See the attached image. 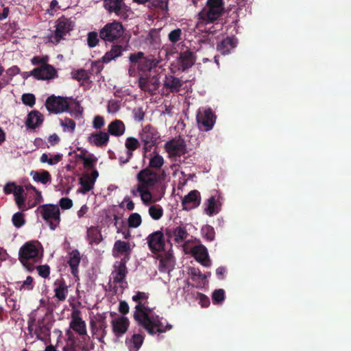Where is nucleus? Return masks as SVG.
<instances>
[{
	"instance_id": "23",
	"label": "nucleus",
	"mask_w": 351,
	"mask_h": 351,
	"mask_svg": "<svg viewBox=\"0 0 351 351\" xmlns=\"http://www.w3.org/2000/svg\"><path fill=\"white\" fill-rule=\"evenodd\" d=\"M112 330L117 338L122 337L128 330L130 321L128 317L121 316L113 319L111 322Z\"/></svg>"
},
{
	"instance_id": "42",
	"label": "nucleus",
	"mask_w": 351,
	"mask_h": 351,
	"mask_svg": "<svg viewBox=\"0 0 351 351\" xmlns=\"http://www.w3.org/2000/svg\"><path fill=\"white\" fill-rule=\"evenodd\" d=\"M203 237L208 241H213L215 238V231L213 226L205 225L201 229Z\"/></svg>"
},
{
	"instance_id": "60",
	"label": "nucleus",
	"mask_w": 351,
	"mask_h": 351,
	"mask_svg": "<svg viewBox=\"0 0 351 351\" xmlns=\"http://www.w3.org/2000/svg\"><path fill=\"white\" fill-rule=\"evenodd\" d=\"M15 202L19 207V208L23 211L27 210L30 207H29V204L27 206L25 204V199L23 195L14 197Z\"/></svg>"
},
{
	"instance_id": "50",
	"label": "nucleus",
	"mask_w": 351,
	"mask_h": 351,
	"mask_svg": "<svg viewBox=\"0 0 351 351\" xmlns=\"http://www.w3.org/2000/svg\"><path fill=\"white\" fill-rule=\"evenodd\" d=\"M99 36L97 32H90L87 35V44L89 47L93 48L98 45Z\"/></svg>"
},
{
	"instance_id": "20",
	"label": "nucleus",
	"mask_w": 351,
	"mask_h": 351,
	"mask_svg": "<svg viewBox=\"0 0 351 351\" xmlns=\"http://www.w3.org/2000/svg\"><path fill=\"white\" fill-rule=\"evenodd\" d=\"M165 234L168 239L173 237L176 243L180 244L188 237L189 233L183 225L165 229Z\"/></svg>"
},
{
	"instance_id": "43",
	"label": "nucleus",
	"mask_w": 351,
	"mask_h": 351,
	"mask_svg": "<svg viewBox=\"0 0 351 351\" xmlns=\"http://www.w3.org/2000/svg\"><path fill=\"white\" fill-rule=\"evenodd\" d=\"M149 189L136 186L137 191L140 193L141 200L145 204H150L152 202V194L149 191Z\"/></svg>"
},
{
	"instance_id": "37",
	"label": "nucleus",
	"mask_w": 351,
	"mask_h": 351,
	"mask_svg": "<svg viewBox=\"0 0 351 351\" xmlns=\"http://www.w3.org/2000/svg\"><path fill=\"white\" fill-rule=\"evenodd\" d=\"M99 323V326H97L96 324L94 321H90V328L93 334H96V332L100 331L101 335H102L103 337H106L107 335V328L108 325L106 322V317H101L97 320Z\"/></svg>"
},
{
	"instance_id": "5",
	"label": "nucleus",
	"mask_w": 351,
	"mask_h": 351,
	"mask_svg": "<svg viewBox=\"0 0 351 351\" xmlns=\"http://www.w3.org/2000/svg\"><path fill=\"white\" fill-rule=\"evenodd\" d=\"M36 212L45 222L49 226L50 230H55L60 223V210L58 205L47 204L39 206Z\"/></svg>"
},
{
	"instance_id": "34",
	"label": "nucleus",
	"mask_w": 351,
	"mask_h": 351,
	"mask_svg": "<svg viewBox=\"0 0 351 351\" xmlns=\"http://www.w3.org/2000/svg\"><path fill=\"white\" fill-rule=\"evenodd\" d=\"M86 239L90 245H98L103 240L101 230L98 226H90L86 231Z\"/></svg>"
},
{
	"instance_id": "1",
	"label": "nucleus",
	"mask_w": 351,
	"mask_h": 351,
	"mask_svg": "<svg viewBox=\"0 0 351 351\" xmlns=\"http://www.w3.org/2000/svg\"><path fill=\"white\" fill-rule=\"evenodd\" d=\"M133 314L134 319L138 326L143 327L149 335H154L156 333H163L172 328V325L162 322V317L153 313V308L148 306V304L136 305Z\"/></svg>"
},
{
	"instance_id": "59",
	"label": "nucleus",
	"mask_w": 351,
	"mask_h": 351,
	"mask_svg": "<svg viewBox=\"0 0 351 351\" xmlns=\"http://www.w3.org/2000/svg\"><path fill=\"white\" fill-rule=\"evenodd\" d=\"M151 4L153 7L160 8L162 11L168 10L167 0H152Z\"/></svg>"
},
{
	"instance_id": "39",
	"label": "nucleus",
	"mask_w": 351,
	"mask_h": 351,
	"mask_svg": "<svg viewBox=\"0 0 351 351\" xmlns=\"http://www.w3.org/2000/svg\"><path fill=\"white\" fill-rule=\"evenodd\" d=\"M125 147L126 148V155L133 156V152L140 147V142L134 137H128L125 139Z\"/></svg>"
},
{
	"instance_id": "33",
	"label": "nucleus",
	"mask_w": 351,
	"mask_h": 351,
	"mask_svg": "<svg viewBox=\"0 0 351 351\" xmlns=\"http://www.w3.org/2000/svg\"><path fill=\"white\" fill-rule=\"evenodd\" d=\"M124 123L119 119H115L108 125V133L114 136L119 137L123 135L125 132Z\"/></svg>"
},
{
	"instance_id": "36",
	"label": "nucleus",
	"mask_w": 351,
	"mask_h": 351,
	"mask_svg": "<svg viewBox=\"0 0 351 351\" xmlns=\"http://www.w3.org/2000/svg\"><path fill=\"white\" fill-rule=\"evenodd\" d=\"M125 51L124 47L121 45H113L110 50L106 52L101 58L102 62L108 63L111 60L120 57Z\"/></svg>"
},
{
	"instance_id": "8",
	"label": "nucleus",
	"mask_w": 351,
	"mask_h": 351,
	"mask_svg": "<svg viewBox=\"0 0 351 351\" xmlns=\"http://www.w3.org/2000/svg\"><path fill=\"white\" fill-rule=\"evenodd\" d=\"M160 135L156 129L151 125H145L139 132V138L143 143V152H150L157 144Z\"/></svg>"
},
{
	"instance_id": "49",
	"label": "nucleus",
	"mask_w": 351,
	"mask_h": 351,
	"mask_svg": "<svg viewBox=\"0 0 351 351\" xmlns=\"http://www.w3.org/2000/svg\"><path fill=\"white\" fill-rule=\"evenodd\" d=\"M213 302L215 304L221 303L225 300V291L222 289H216L212 294Z\"/></svg>"
},
{
	"instance_id": "64",
	"label": "nucleus",
	"mask_w": 351,
	"mask_h": 351,
	"mask_svg": "<svg viewBox=\"0 0 351 351\" xmlns=\"http://www.w3.org/2000/svg\"><path fill=\"white\" fill-rule=\"evenodd\" d=\"M104 124L105 121L103 117L99 115L95 117L93 122V126L95 129H101Z\"/></svg>"
},
{
	"instance_id": "11",
	"label": "nucleus",
	"mask_w": 351,
	"mask_h": 351,
	"mask_svg": "<svg viewBox=\"0 0 351 351\" xmlns=\"http://www.w3.org/2000/svg\"><path fill=\"white\" fill-rule=\"evenodd\" d=\"M69 98L64 97L49 96L45 102V106L49 112L60 114L69 109Z\"/></svg>"
},
{
	"instance_id": "41",
	"label": "nucleus",
	"mask_w": 351,
	"mask_h": 351,
	"mask_svg": "<svg viewBox=\"0 0 351 351\" xmlns=\"http://www.w3.org/2000/svg\"><path fill=\"white\" fill-rule=\"evenodd\" d=\"M149 293L138 291L132 297V300L136 303V305H143L149 303Z\"/></svg>"
},
{
	"instance_id": "54",
	"label": "nucleus",
	"mask_w": 351,
	"mask_h": 351,
	"mask_svg": "<svg viewBox=\"0 0 351 351\" xmlns=\"http://www.w3.org/2000/svg\"><path fill=\"white\" fill-rule=\"evenodd\" d=\"M102 60L93 62L89 69L91 75H98L104 69Z\"/></svg>"
},
{
	"instance_id": "45",
	"label": "nucleus",
	"mask_w": 351,
	"mask_h": 351,
	"mask_svg": "<svg viewBox=\"0 0 351 351\" xmlns=\"http://www.w3.org/2000/svg\"><path fill=\"white\" fill-rule=\"evenodd\" d=\"M149 214L153 219L158 220L163 215V209L160 205H153L149 208Z\"/></svg>"
},
{
	"instance_id": "30",
	"label": "nucleus",
	"mask_w": 351,
	"mask_h": 351,
	"mask_svg": "<svg viewBox=\"0 0 351 351\" xmlns=\"http://www.w3.org/2000/svg\"><path fill=\"white\" fill-rule=\"evenodd\" d=\"M43 122V114L38 110H32L28 114L25 121L27 128L35 129Z\"/></svg>"
},
{
	"instance_id": "13",
	"label": "nucleus",
	"mask_w": 351,
	"mask_h": 351,
	"mask_svg": "<svg viewBox=\"0 0 351 351\" xmlns=\"http://www.w3.org/2000/svg\"><path fill=\"white\" fill-rule=\"evenodd\" d=\"M72 21L64 16L59 18L56 21L54 34L50 38L51 42L58 44L67 33L73 29Z\"/></svg>"
},
{
	"instance_id": "62",
	"label": "nucleus",
	"mask_w": 351,
	"mask_h": 351,
	"mask_svg": "<svg viewBox=\"0 0 351 351\" xmlns=\"http://www.w3.org/2000/svg\"><path fill=\"white\" fill-rule=\"evenodd\" d=\"M59 205L62 209L68 210L73 206V201L69 197H62L59 201Z\"/></svg>"
},
{
	"instance_id": "14",
	"label": "nucleus",
	"mask_w": 351,
	"mask_h": 351,
	"mask_svg": "<svg viewBox=\"0 0 351 351\" xmlns=\"http://www.w3.org/2000/svg\"><path fill=\"white\" fill-rule=\"evenodd\" d=\"M123 1V0H104V7L108 12H114L121 19H125L128 16L127 12L130 8Z\"/></svg>"
},
{
	"instance_id": "46",
	"label": "nucleus",
	"mask_w": 351,
	"mask_h": 351,
	"mask_svg": "<svg viewBox=\"0 0 351 351\" xmlns=\"http://www.w3.org/2000/svg\"><path fill=\"white\" fill-rule=\"evenodd\" d=\"M164 165V159L162 156L156 154L149 159V169H160Z\"/></svg>"
},
{
	"instance_id": "4",
	"label": "nucleus",
	"mask_w": 351,
	"mask_h": 351,
	"mask_svg": "<svg viewBox=\"0 0 351 351\" xmlns=\"http://www.w3.org/2000/svg\"><path fill=\"white\" fill-rule=\"evenodd\" d=\"M224 12V0H207L206 5L198 13V16L206 23H211L219 20Z\"/></svg>"
},
{
	"instance_id": "51",
	"label": "nucleus",
	"mask_w": 351,
	"mask_h": 351,
	"mask_svg": "<svg viewBox=\"0 0 351 351\" xmlns=\"http://www.w3.org/2000/svg\"><path fill=\"white\" fill-rule=\"evenodd\" d=\"M12 221L13 225L17 228H19L21 226H23L25 223V220L24 219V215L22 213L18 212L13 215L12 217Z\"/></svg>"
},
{
	"instance_id": "31",
	"label": "nucleus",
	"mask_w": 351,
	"mask_h": 351,
	"mask_svg": "<svg viewBox=\"0 0 351 351\" xmlns=\"http://www.w3.org/2000/svg\"><path fill=\"white\" fill-rule=\"evenodd\" d=\"M81 261L80 252L77 250H72L69 254V260L67 261L71 272L74 277L78 278V266Z\"/></svg>"
},
{
	"instance_id": "38",
	"label": "nucleus",
	"mask_w": 351,
	"mask_h": 351,
	"mask_svg": "<svg viewBox=\"0 0 351 351\" xmlns=\"http://www.w3.org/2000/svg\"><path fill=\"white\" fill-rule=\"evenodd\" d=\"M130 251V245L129 243L122 241L121 240L117 241L114 245L113 248V256L117 257V252L121 254H126L125 257L129 256V252Z\"/></svg>"
},
{
	"instance_id": "19",
	"label": "nucleus",
	"mask_w": 351,
	"mask_h": 351,
	"mask_svg": "<svg viewBox=\"0 0 351 351\" xmlns=\"http://www.w3.org/2000/svg\"><path fill=\"white\" fill-rule=\"evenodd\" d=\"M128 261V256L124 257L119 262H116L114 266V271L112 272L113 283L122 284L128 274L126 263Z\"/></svg>"
},
{
	"instance_id": "63",
	"label": "nucleus",
	"mask_w": 351,
	"mask_h": 351,
	"mask_svg": "<svg viewBox=\"0 0 351 351\" xmlns=\"http://www.w3.org/2000/svg\"><path fill=\"white\" fill-rule=\"evenodd\" d=\"M61 125L64 128H67L73 132L75 128V122L69 118H65L64 120H61Z\"/></svg>"
},
{
	"instance_id": "57",
	"label": "nucleus",
	"mask_w": 351,
	"mask_h": 351,
	"mask_svg": "<svg viewBox=\"0 0 351 351\" xmlns=\"http://www.w3.org/2000/svg\"><path fill=\"white\" fill-rule=\"evenodd\" d=\"M73 79L80 81L86 80L89 79L90 76L88 72L84 69H78L73 75Z\"/></svg>"
},
{
	"instance_id": "6",
	"label": "nucleus",
	"mask_w": 351,
	"mask_h": 351,
	"mask_svg": "<svg viewBox=\"0 0 351 351\" xmlns=\"http://www.w3.org/2000/svg\"><path fill=\"white\" fill-rule=\"evenodd\" d=\"M124 29L122 23L118 21L106 23L99 31V38L105 43H114L122 37Z\"/></svg>"
},
{
	"instance_id": "2",
	"label": "nucleus",
	"mask_w": 351,
	"mask_h": 351,
	"mask_svg": "<svg viewBox=\"0 0 351 351\" xmlns=\"http://www.w3.org/2000/svg\"><path fill=\"white\" fill-rule=\"evenodd\" d=\"M53 310V305L49 304L47 312L38 308L32 312L29 315L27 322L28 329L31 332H34L40 340L49 339L51 329L53 324L51 315Z\"/></svg>"
},
{
	"instance_id": "28",
	"label": "nucleus",
	"mask_w": 351,
	"mask_h": 351,
	"mask_svg": "<svg viewBox=\"0 0 351 351\" xmlns=\"http://www.w3.org/2000/svg\"><path fill=\"white\" fill-rule=\"evenodd\" d=\"M110 136L108 133L100 131L92 133L88 138V142L99 147H103L108 143Z\"/></svg>"
},
{
	"instance_id": "40",
	"label": "nucleus",
	"mask_w": 351,
	"mask_h": 351,
	"mask_svg": "<svg viewBox=\"0 0 351 351\" xmlns=\"http://www.w3.org/2000/svg\"><path fill=\"white\" fill-rule=\"evenodd\" d=\"M31 176H32L34 180L41 182L44 184L51 182V180L50 173L49 171L45 170H43L41 172L32 171L31 172Z\"/></svg>"
},
{
	"instance_id": "22",
	"label": "nucleus",
	"mask_w": 351,
	"mask_h": 351,
	"mask_svg": "<svg viewBox=\"0 0 351 351\" xmlns=\"http://www.w3.org/2000/svg\"><path fill=\"white\" fill-rule=\"evenodd\" d=\"M201 203L200 193L197 190L191 191L182 200L183 210H190L199 206Z\"/></svg>"
},
{
	"instance_id": "52",
	"label": "nucleus",
	"mask_w": 351,
	"mask_h": 351,
	"mask_svg": "<svg viewBox=\"0 0 351 351\" xmlns=\"http://www.w3.org/2000/svg\"><path fill=\"white\" fill-rule=\"evenodd\" d=\"M69 99L73 101L74 107H71L69 112L71 114H74L75 117H80L82 115L83 108L80 106V104L76 99L70 97Z\"/></svg>"
},
{
	"instance_id": "61",
	"label": "nucleus",
	"mask_w": 351,
	"mask_h": 351,
	"mask_svg": "<svg viewBox=\"0 0 351 351\" xmlns=\"http://www.w3.org/2000/svg\"><path fill=\"white\" fill-rule=\"evenodd\" d=\"M145 58V53L142 51H138L137 53H131L129 56V60L132 63H137L138 64V62Z\"/></svg>"
},
{
	"instance_id": "21",
	"label": "nucleus",
	"mask_w": 351,
	"mask_h": 351,
	"mask_svg": "<svg viewBox=\"0 0 351 351\" xmlns=\"http://www.w3.org/2000/svg\"><path fill=\"white\" fill-rule=\"evenodd\" d=\"M195 60V55L194 52L190 49L180 52L177 58L178 69L185 71L194 65Z\"/></svg>"
},
{
	"instance_id": "3",
	"label": "nucleus",
	"mask_w": 351,
	"mask_h": 351,
	"mask_svg": "<svg viewBox=\"0 0 351 351\" xmlns=\"http://www.w3.org/2000/svg\"><path fill=\"white\" fill-rule=\"evenodd\" d=\"M43 257V248L38 241H31L23 245L19 252V258L21 263L29 270L34 269L33 264L29 263H37Z\"/></svg>"
},
{
	"instance_id": "7",
	"label": "nucleus",
	"mask_w": 351,
	"mask_h": 351,
	"mask_svg": "<svg viewBox=\"0 0 351 351\" xmlns=\"http://www.w3.org/2000/svg\"><path fill=\"white\" fill-rule=\"evenodd\" d=\"M160 76L158 71H154L152 73L141 74L138 77V86L140 89L147 92L151 95L156 93L160 87Z\"/></svg>"
},
{
	"instance_id": "26",
	"label": "nucleus",
	"mask_w": 351,
	"mask_h": 351,
	"mask_svg": "<svg viewBox=\"0 0 351 351\" xmlns=\"http://www.w3.org/2000/svg\"><path fill=\"white\" fill-rule=\"evenodd\" d=\"M159 271L162 273L169 272L174 267L175 260L170 251L160 255Z\"/></svg>"
},
{
	"instance_id": "25",
	"label": "nucleus",
	"mask_w": 351,
	"mask_h": 351,
	"mask_svg": "<svg viewBox=\"0 0 351 351\" xmlns=\"http://www.w3.org/2000/svg\"><path fill=\"white\" fill-rule=\"evenodd\" d=\"M183 83L182 80L171 73L165 75L163 80V87L171 93H178L180 90Z\"/></svg>"
},
{
	"instance_id": "17",
	"label": "nucleus",
	"mask_w": 351,
	"mask_h": 351,
	"mask_svg": "<svg viewBox=\"0 0 351 351\" xmlns=\"http://www.w3.org/2000/svg\"><path fill=\"white\" fill-rule=\"evenodd\" d=\"M158 63L159 61L154 56H146L137 64L138 75L153 73L154 71H156V69L158 67Z\"/></svg>"
},
{
	"instance_id": "44",
	"label": "nucleus",
	"mask_w": 351,
	"mask_h": 351,
	"mask_svg": "<svg viewBox=\"0 0 351 351\" xmlns=\"http://www.w3.org/2000/svg\"><path fill=\"white\" fill-rule=\"evenodd\" d=\"M80 184L82 188L81 192L86 193L93 188L95 183L94 180H91L90 177L87 176L85 178H80Z\"/></svg>"
},
{
	"instance_id": "12",
	"label": "nucleus",
	"mask_w": 351,
	"mask_h": 351,
	"mask_svg": "<svg viewBox=\"0 0 351 351\" xmlns=\"http://www.w3.org/2000/svg\"><path fill=\"white\" fill-rule=\"evenodd\" d=\"M138 182L136 186L152 188L160 180V176L149 168L141 170L136 175Z\"/></svg>"
},
{
	"instance_id": "56",
	"label": "nucleus",
	"mask_w": 351,
	"mask_h": 351,
	"mask_svg": "<svg viewBox=\"0 0 351 351\" xmlns=\"http://www.w3.org/2000/svg\"><path fill=\"white\" fill-rule=\"evenodd\" d=\"M49 57L47 56H36L31 59V62L33 65H46L48 64Z\"/></svg>"
},
{
	"instance_id": "55",
	"label": "nucleus",
	"mask_w": 351,
	"mask_h": 351,
	"mask_svg": "<svg viewBox=\"0 0 351 351\" xmlns=\"http://www.w3.org/2000/svg\"><path fill=\"white\" fill-rule=\"evenodd\" d=\"M21 100L23 103L29 107H32L36 103V97L34 94L25 93L22 95Z\"/></svg>"
},
{
	"instance_id": "35",
	"label": "nucleus",
	"mask_w": 351,
	"mask_h": 351,
	"mask_svg": "<svg viewBox=\"0 0 351 351\" xmlns=\"http://www.w3.org/2000/svg\"><path fill=\"white\" fill-rule=\"evenodd\" d=\"M55 297L59 301L63 302L66 300L68 293V287L63 279L56 280L54 282Z\"/></svg>"
},
{
	"instance_id": "53",
	"label": "nucleus",
	"mask_w": 351,
	"mask_h": 351,
	"mask_svg": "<svg viewBox=\"0 0 351 351\" xmlns=\"http://www.w3.org/2000/svg\"><path fill=\"white\" fill-rule=\"evenodd\" d=\"M121 108V102L118 100L110 99L108 103L107 110L108 113L114 114Z\"/></svg>"
},
{
	"instance_id": "58",
	"label": "nucleus",
	"mask_w": 351,
	"mask_h": 351,
	"mask_svg": "<svg viewBox=\"0 0 351 351\" xmlns=\"http://www.w3.org/2000/svg\"><path fill=\"white\" fill-rule=\"evenodd\" d=\"M36 269L39 276L44 278H47L50 274V267L48 265H43L36 267Z\"/></svg>"
},
{
	"instance_id": "27",
	"label": "nucleus",
	"mask_w": 351,
	"mask_h": 351,
	"mask_svg": "<svg viewBox=\"0 0 351 351\" xmlns=\"http://www.w3.org/2000/svg\"><path fill=\"white\" fill-rule=\"evenodd\" d=\"M237 39L234 37L227 36L217 45V51L221 55H228L237 47Z\"/></svg>"
},
{
	"instance_id": "10",
	"label": "nucleus",
	"mask_w": 351,
	"mask_h": 351,
	"mask_svg": "<svg viewBox=\"0 0 351 351\" xmlns=\"http://www.w3.org/2000/svg\"><path fill=\"white\" fill-rule=\"evenodd\" d=\"M198 127L201 130L208 132L213 129L216 116L210 108L199 109L196 115Z\"/></svg>"
},
{
	"instance_id": "16",
	"label": "nucleus",
	"mask_w": 351,
	"mask_h": 351,
	"mask_svg": "<svg viewBox=\"0 0 351 351\" xmlns=\"http://www.w3.org/2000/svg\"><path fill=\"white\" fill-rule=\"evenodd\" d=\"M32 74L38 80H49L58 77L55 67L49 64L34 68L32 70Z\"/></svg>"
},
{
	"instance_id": "18",
	"label": "nucleus",
	"mask_w": 351,
	"mask_h": 351,
	"mask_svg": "<svg viewBox=\"0 0 351 351\" xmlns=\"http://www.w3.org/2000/svg\"><path fill=\"white\" fill-rule=\"evenodd\" d=\"M167 152L171 156H181L186 153V144L182 139H173L165 145Z\"/></svg>"
},
{
	"instance_id": "15",
	"label": "nucleus",
	"mask_w": 351,
	"mask_h": 351,
	"mask_svg": "<svg viewBox=\"0 0 351 351\" xmlns=\"http://www.w3.org/2000/svg\"><path fill=\"white\" fill-rule=\"evenodd\" d=\"M147 244L152 252H162L165 246L164 233L160 230L152 232L147 237Z\"/></svg>"
},
{
	"instance_id": "24",
	"label": "nucleus",
	"mask_w": 351,
	"mask_h": 351,
	"mask_svg": "<svg viewBox=\"0 0 351 351\" xmlns=\"http://www.w3.org/2000/svg\"><path fill=\"white\" fill-rule=\"evenodd\" d=\"M191 252L195 259L204 267H209L210 260L206 247L203 245L194 246Z\"/></svg>"
},
{
	"instance_id": "47",
	"label": "nucleus",
	"mask_w": 351,
	"mask_h": 351,
	"mask_svg": "<svg viewBox=\"0 0 351 351\" xmlns=\"http://www.w3.org/2000/svg\"><path fill=\"white\" fill-rule=\"evenodd\" d=\"M182 32L181 29H175L169 33L168 39L171 43L176 44L182 39Z\"/></svg>"
},
{
	"instance_id": "29",
	"label": "nucleus",
	"mask_w": 351,
	"mask_h": 351,
	"mask_svg": "<svg viewBox=\"0 0 351 351\" xmlns=\"http://www.w3.org/2000/svg\"><path fill=\"white\" fill-rule=\"evenodd\" d=\"M145 336L141 334H133L125 339V345L130 351H138L142 346Z\"/></svg>"
},
{
	"instance_id": "32",
	"label": "nucleus",
	"mask_w": 351,
	"mask_h": 351,
	"mask_svg": "<svg viewBox=\"0 0 351 351\" xmlns=\"http://www.w3.org/2000/svg\"><path fill=\"white\" fill-rule=\"evenodd\" d=\"M221 204L216 199L215 196L212 195L204 203V213L208 216H213L219 213Z\"/></svg>"
},
{
	"instance_id": "9",
	"label": "nucleus",
	"mask_w": 351,
	"mask_h": 351,
	"mask_svg": "<svg viewBox=\"0 0 351 351\" xmlns=\"http://www.w3.org/2000/svg\"><path fill=\"white\" fill-rule=\"evenodd\" d=\"M70 328L73 330L76 333L80 335V340L84 343H82L81 348L84 351H89L88 341L90 337L87 334L86 325L82 319L77 315L75 313H72L71 321L70 322Z\"/></svg>"
},
{
	"instance_id": "48",
	"label": "nucleus",
	"mask_w": 351,
	"mask_h": 351,
	"mask_svg": "<svg viewBox=\"0 0 351 351\" xmlns=\"http://www.w3.org/2000/svg\"><path fill=\"white\" fill-rule=\"evenodd\" d=\"M142 222L141 217L138 213H134L128 218V226L130 228H137Z\"/></svg>"
}]
</instances>
